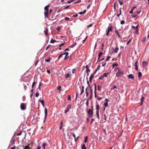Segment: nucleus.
Listing matches in <instances>:
<instances>
[{
	"label": "nucleus",
	"mask_w": 149,
	"mask_h": 149,
	"mask_svg": "<svg viewBox=\"0 0 149 149\" xmlns=\"http://www.w3.org/2000/svg\"><path fill=\"white\" fill-rule=\"evenodd\" d=\"M135 69L136 70H138V66L137 65H135Z\"/></svg>",
	"instance_id": "nucleus-53"
},
{
	"label": "nucleus",
	"mask_w": 149,
	"mask_h": 149,
	"mask_svg": "<svg viewBox=\"0 0 149 149\" xmlns=\"http://www.w3.org/2000/svg\"><path fill=\"white\" fill-rule=\"evenodd\" d=\"M97 99L98 100H100L102 99V97H99L97 96Z\"/></svg>",
	"instance_id": "nucleus-44"
},
{
	"label": "nucleus",
	"mask_w": 149,
	"mask_h": 149,
	"mask_svg": "<svg viewBox=\"0 0 149 149\" xmlns=\"http://www.w3.org/2000/svg\"><path fill=\"white\" fill-rule=\"evenodd\" d=\"M24 88L25 90H26V89L27 87L24 84Z\"/></svg>",
	"instance_id": "nucleus-57"
},
{
	"label": "nucleus",
	"mask_w": 149,
	"mask_h": 149,
	"mask_svg": "<svg viewBox=\"0 0 149 149\" xmlns=\"http://www.w3.org/2000/svg\"><path fill=\"white\" fill-rule=\"evenodd\" d=\"M112 49L114 51V52L116 53H117L119 50V48L117 47H116L115 49L112 47Z\"/></svg>",
	"instance_id": "nucleus-10"
},
{
	"label": "nucleus",
	"mask_w": 149,
	"mask_h": 149,
	"mask_svg": "<svg viewBox=\"0 0 149 149\" xmlns=\"http://www.w3.org/2000/svg\"><path fill=\"white\" fill-rule=\"evenodd\" d=\"M78 16V14H76V15H73L72 17H77Z\"/></svg>",
	"instance_id": "nucleus-64"
},
{
	"label": "nucleus",
	"mask_w": 149,
	"mask_h": 149,
	"mask_svg": "<svg viewBox=\"0 0 149 149\" xmlns=\"http://www.w3.org/2000/svg\"><path fill=\"white\" fill-rule=\"evenodd\" d=\"M103 54V53L100 52L98 54V61H99V59L100 57Z\"/></svg>",
	"instance_id": "nucleus-18"
},
{
	"label": "nucleus",
	"mask_w": 149,
	"mask_h": 149,
	"mask_svg": "<svg viewBox=\"0 0 149 149\" xmlns=\"http://www.w3.org/2000/svg\"><path fill=\"white\" fill-rule=\"evenodd\" d=\"M87 139H88V137L87 136H85L84 137V142H86L87 140Z\"/></svg>",
	"instance_id": "nucleus-31"
},
{
	"label": "nucleus",
	"mask_w": 149,
	"mask_h": 149,
	"mask_svg": "<svg viewBox=\"0 0 149 149\" xmlns=\"http://www.w3.org/2000/svg\"><path fill=\"white\" fill-rule=\"evenodd\" d=\"M100 65H99L98 67H97V69L95 70V71L94 72V74H95L96 72H97L98 70H99L100 69Z\"/></svg>",
	"instance_id": "nucleus-26"
},
{
	"label": "nucleus",
	"mask_w": 149,
	"mask_h": 149,
	"mask_svg": "<svg viewBox=\"0 0 149 149\" xmlns=\"http://www.w3.org/2000/svg\"><path fill=\"white\" fill-rule=\"evenodd\" d=\"M50 57H49V58L48 59H45V61L47 62H50V59H49Z\"/></svg>",
	"instance_id": "nucleus-33"
},
{
	"label": "nucleus",
	"mask_w": 149,
	"mask_h": 149,
	"mask_svg": "<svg viewBox=\"0 0 149 149\" xmlns=\"http://www.w3.org/2000/svg\"><path fill=\"white\" fill-rule=\"evenodd\" d=\"M81 88H82V89L81 91V94H81L83 93V92L84 91V86H82L81 87Z\"/></svg>",
	"instance_id": "nucleus-24"
},
{
	"label": "nucleus",
	"mask_w": 149,
	"mask_h": 149,
	"mask_svg": "<svg viewBox=\"0 0 149 149\" xmlns=\"http://www.w3.org/2000/svg\"><path fill=\"white\" fill-rule=\"evenodd\" d=\"M39 101L40 102L42 103V106L44 107V101L43 100H39Z\"/></svg>",
	"instance_id": "nucleus-27"
},
{
	"label": "nucleus",
	"mask_w": 149,
	"mask_h": 149,
	"mask_svg": "<svg viewBox=\"0 0 149 149\" xmlns=\"http://www.w3.org/2000/svg\"><path fill=\"white\" fill-rule=\"evenodd\" d=\"M61 89V86H59L58 87V88H57V90H58L60 91Z\"/></svg>",
	"instance_id": "nucleus-52"
},
{
	"label": "nucleus",
	"mask_w": 149,
	"mask_h": 149,
	"mask_svg": "<svg viewBox=\"0 0 149 149\" xmlns=\"http://www.w3.org/2000/svg\"><path fill=\"white\" fill-rule=\"evenodd\" d=\"M68 100H71V97H70V95H69L68 97Z\"/></svg>",
	"instance_id": "nucleus-40"
},
{
	"label": "nucleus",
	"mask_w": 149,
	"mask_h": 149,
	"mask_svg": "<svg viewBox=\"0 0 149 149\" xmlns=\"http://www.w3.org/2000/svg\"><path fill=\"white\" fill-rule=\"evenodd\" d=\"M114 88H117V87L116 86H114L113 88H111V90L112 89H114Z\"/></svg>",
	"instance_id": "nucleus-54"
},
{
	"label": "nucleus",
	"mask_w": 149,
	"mask_h": 149,
	"mask_svg": "<svg viewBox=\"0 0 149 149\" xmlns=\"http://www.w3.org/2000/svg\"><path fill=\"white\" fill-rule=\"evenodd\" d=\"M138 77L139 78L141 77L142 74L140 72H139L138 73Z\"/></svg>",
	"instance_id": "nucleus-22"
},
{
	"label": "nucleus",
	"mask_w": 149,
	"mask_h": 149,
	"mask_svg": "<svg viewBox=\"0 0 149 149\" xmlns=\"http://www.w3.org/2000/svg\"><path fill=\"white\" fill-rule=\"evenodd\" d=\"M88 103L89 102H88V100H87V102H86V105L87 107L88 106Z\"/></svg>",
	"instance_id": "nucleus-49"
},
{
	"label": "nucleus",
	"mask_w": 149,
	"mask_h": 149,
	"mask_svg": "<svg viewBox=\"0 0 149 149\" xmlns=\"http://www.w3.org/2000/svg\"><path fill=\"white\" fill-rule=\"evenodd\" d=\"M124 74L123 71L119 70L118 72L116 73V76L118 77H120L122 76Z\"/></svg>",
	"instance_id": "nucleus-1"
},
{
	"label": "nucleus",
	"mask_w": 149,
	"mask_h": 149,
	"mask_svg": "<svg viewBox=\"0 0 149 149\" xmlns=\"http://www.w3.org/2000/svg\"><path fill=\"white\" fill-rule=\"evenodd\" d=\"M20 108L22 110H24L26 108V104L24 103H22L21 104Z\"/></svg>",
	"instance_id": "nucleus-2"
},
{
	"label": "nucleus",
	"mask_w": 149,
	"mask_h": 149,
	"mask_svg": "<svg viewBox=\"0 0 149 149\" xmlns=\"http://www.w3.org/2000/svg\"><path fill=\"white\" fill-rule=\"evenodd\" d=\"M71 134L72 135V136L74 137V139H75V141H76L77 140V138L76 137V136L74 133H72V134Z\"/></svg>",
	"instance_id": "nucleus-25"
},
{
	"label": "nucleus",
	"mask_w": 149,
	"mask_h": 149,
	"mask_svg": "<svg viewBox=\"0 0 149 149\" xmlns=\"http://www.w3.org/2000/svg\"><path fill=\"white\" fill-rule=\"evenodd\" d=\"M49 7V5L45 7L44 9L45 11H49L48 9Z\"/></svg>",
	"instance_id": "nucleus-19"
},
{
	"label": "nucleus",
	"mask_w": 149,
	"mask_h": 149,
	"mask_svg": "<svg viewBox=\"0 0 149 149\" xmlns=\"http://www.w3.org/2000/svg\"><path fill=\"white\" fill-rule=\"evenodd\" d=\"M19 149H30L28 146H21Z\"/></svg>",
	"instance_id": "nucleus-6"
},
{
	"label": "nucleus",
	"mask_w": 149,
	"mask_h": 149,
	"mask_svg": "<svg viewBox=\"0 0 149 149\" xmlns=\"http://www.w3.org/2000/svg\"><path fill=\"white\" fill-rule=\"evenodd\" d=\"M39 95V93H36V97H37Z\"/></svg>",
	"instance_id": "nucleus-47"
},
{
	"label": "nucleus",
	"mask_w": 149,
	"mask_h": 149,
	"mask_svg": "<svg viewBox=\"0 0 149 149\" xmlns=\"http://www.w3.org/2000/svg\"><path fill=\"white\" fill-rule=\"evenodd\" d=\"M138 30L139 29H138V28H137V29H136L135 32L136 33H138Z\"/></svg>",
	"instance_id": "nucleus-61"
},
{
	"label": "nucleus",
	"mask_w": 149,
	"mask_h": 149,
	"mask_svg": "<svg viewBox=\"0 0 149 149\" xmlns=\"http://www.w3.org/2000/svg\"><path fill=\"white\" fill-rule=\"evenodd\" d=\"M82 149H86V145L84 144H83L82 146Z\"/></svg>",
	"instance_id": "nucleus-28"
},
{
	"label": "nucleus",
	"mask_w": 149,
	"mask_h": 149,
	"mask_svg": "<svg viewBox=\"0 0 149 149\" xmlns=\"http://www.w3.org/2000/svg\"><path fill=\"white\" fill-rule=\"evenodd\" d=\"M98 90L100 91H101V87L100 86L98 85Z\"/></svg>",
	"instance_id": "nucleus-37"
},
{
	"label": "nucleus",
	"mask_w": 149,
	"mask_h": 149,
	"mask_svg": "<svg viewBox=\"0 0 149 149\" xmlns=\"http://www.w3.org/2000/svg\"><path fill=\"white\" fill-rule=\"evenodd\" d=\"M67 56H65V58H64V60H66V59H68V57H67Z\"/></svg>",
	"instance_id": "nucleus-59"
},
{
	"label": "nucleus",
	"mask_w": 149,
	"mask_h": 149,
	"mask_svg": "<svg viewBox=\"0 0 149 149\" xmlns=\"http://www.w3.org/2000/svg\"><path fill=\"white\" fill-rule=\"evenodd\" d=\"M146 37L143 38L142 40V42H144L145 41V40H146Z\"/></svg>",
	"instance_id": "nucleus-32"
},
{
	"label": "nucleus",
	"mask_w": 149,
	"mask_h": 149,
	"mask_svg": "<svg viewBox=\"0 0 149 149\" xmlns=\"http://www.w3.org/2000/svg\"><path fill=\"white\" fill-rule=\"evenodd\" d=\"M22 134V132L21 131H20L19 133L17 134V136L20 135Z\"/></svg>",
	"instance_id": "nucleus-51"
},
{
	"label": "nucleus",
	"mask_w": 149,
	"mask_h": 149,
	"mask_svg": "<svg viewBox=\"0 0 149 149\" xmlns=\"http://www.w3.org/2000/svg\"><path fill=\"white\" fill-rule=\"evenodd\" d=\"M87 82L88 85V87L89 88H90V91L91 92V95H92V89H91V86H90V85L89 84V82H88V81H87ZM91 96H92V95H91Z\"/></svg>",
	"instance_id": "nucleus-16"
},
{
	"label": "nucleus",
	"mask_w": 149,
	"mask_h": 149,
	"mask_svg": "<svg viewBox=\"0 0 149 149\" xmlns=\"http://www.w3.org/2000/svg\"><path fill=\"white\" fill-rule=\"evenodd\" d=\"M81 2V0H79L78 1H77V2L74 3H79L80 2Z\"/></svg>",
	"instance_id": "nucleus-56"
},
{
	"label": "nucleus",
	"mask_w": 149,
	"mask_h": 149,
	"mask_svg": "<svg viewBox=\"0 0 149 149\" xmlns=\"http://www.w3.org/2000/svg\"><path fill=\"white\" fill-rule=\"evenodd\" d=\"M63 54H61L58 57V59H59L60 58L62 57L63 56Z\"/></svg>",
	"instance_id": "nucleus-50"
},
{
	"label": "nucleus",
	"mask_w": 149,
	"mask_h": 149,
	"mask_svg": "<svg viewBox=\"0 0 149 149\" xmlns=\"http://www.w3.org/2000/svg\"><path fill=\"white\" fill-rule=\"evenodd\" d=\"M76 70L75 69H73L72 70V73L74 74V73L75 72Z\"/></svg>",
	"instance_id": "nucleus-46"
},
{
	"label": "nucleus",
	"mask_w": 149,
	"mask_h": 149,
	"mask_svg": "<svg viewBox=\"0 0 149 149\" xmlns=\"http://www.w3.org/2000/svg\"><path fill=\"white\" fill-rule=\"evenodd\" d=\"M47 144L46 143H44L42 145V149H45V146H46Z\"/></svg>",
	"instance_id": "nucleus-17"
},
{
	"label": "nucleus",
	"mask_w": 149,
	"mask_h": 149,
	"mask_svg": "<svg viewBox=\"0 0 149 149\" xmlns=\"http://www.w3.org/2000/svg\"><path fill=\"white\" fill-rule=\"evenodd\" d=\"M65 78L67 79L70 77V74L69 73H68L65 75Z\"/></svg>",
	"instance_id": "nucleus-20"
},
{
	"label": "nucleus",
	"mask_w": 149,
	"mask_h": 149,
	"mask_svg": "<svg viewBox=\"0 0 149 149\" xmlns=\"http://www.w3.org/2000/svg\"><path fill=\"white\" fill-rule=\"evenodd\" d=\"M108 32L112 31V27L111 26H109L108 27Z\"/></svg>",
	"instance_id": "nucleus-23"
},
{
	"label": "nucleus",
	"mask_w": 149,
	"mask_h": 149,
	"mask_svg": "<svg viewBox=\"0 0 149 149\" xmlns=\"http://www.w3.org/2000/svg\"><path fill=\"white\" fill-rule=\"evenodd\" d=\"M89 71H90V70H89V69H86V73H88Z\"/></svg>",
	"instance_id": "nucleus-63"
},
{
	"label": "nucleus",
	"mask_w": 149,
	"mask_h": 149,
	"mask_svg": "<svg viewBox=\"0 0 149 149\" xmlns=\"http://www.w3.org/2000/svg\"><path fill=\"white\" fill-rule=\"evenodd\" d=\"M47 108H45V120L44 121V123L45 121L46 118H47Z\"/></svg>",
	"instance_id": "nucleus-9"
},
{
	"label": "nucleus",
	"mask_w": 149,
	"mask_h": 149,
	"mask_svg": "<svg viewBox=\"0 0 149 149\" xmlns=\"http://www.w3.org/2000/svg\"><path fill=\"white\" fill-rule=\"evenodd\" d=\"M56 42V41L55 40H54L53 39H52L50 42L51 43H54Z\"/></svg>",
	"instance_id": "nucleus-29"
},
{
	"label": "nucleus",
	"mask_w": 149,
	"mask_h": 149,
	"mask_svg": "<svg viewBox=\"0 0 149 149\" xmlns=\"http://www.w3.org/2000/svg\"><path fill=\"white\" fill-rule=\"evenodd\" d=\"M95 74H94V73L93 74H91V76L89 78V81L90 82H91V81L93 78V77H94Z\"/></svg>",
	"instance_id": "nucleus-12"
},
{
	"label": "nucleus",
	"mask_w": 149,
	"mask_h": 149,
	"mask_svg": "<svg viewBox=\"0 0 149 149\" xmlns=\"http://www.w3.org/2000/svg\"><path fill=\"white\" fill-rule=\"evenodd\" d=\"M48 29L47 27H46V29L45 30L44 32L45 33V34L46 35H48Z\"/></svg>",
	"instance_id": "nucleus-14"
},
{
	"label": "nucleus",
	"mask_w": 149,
	"mask_h": 149,
	"mask_svg": "<svg viewBox=\"0 0 149 149\" xmlns=\"http://www.w3.org/2000/svg\"><path fill=\"white\" fill-rule=\"evenodd\" d=\"M69 6V5H68V6H67L66 7H65L64 8H63V9H67L68 7Z\"/></svg>",
	"instance_id": "nucleus-60"
},
{
	"label": "nucleus",
	"mask_w": 149,
	"mask_h": 149,
	"mask_svg": "<svg viewBox=\"0 0 149 149\" xmlns=\"http://www.w3.org/2000/svg\"><path fill=\"white\" fill-rule=\"evenodd\" d=\"M115 33L117 34L119 38H121V36L118 33V30H116L115 31Z\"/></svg>",
	"instance_id": "nucleus-21"
},
{
	"label": "nucleus",
	"mask_w": 149,
	"mask_h": 149,
	"mask_svg": "<svg viewBox=\"0 0 149 149\" xmlns=\"http://www.w3.org/2000/svg\"><path fill=\"white\" fill-rule=\"evenodd\" d=\"M64 19L67 21H69V18H68V17H65V19Z\"/></svg>",
	"instance_id": "nucleus-39"
},
{
	"label": "nucleus",
	"mask_w": 149,
	"mask_h": 149,
	"mask_svg": "<svg viewBox=\"0 0 149 149\" xmlns=\"http://www.w3.org/2000/svg\"><path fill=\"white\" fill-rule=\"evenodd\" d=\"M49 14V11H46L45 12V16L46 17H47Z\"/></svg>",
	"instance_id": "nucleus-11"
},
{
	"label": "nucleus",
	"mask_w": 149,
	"mask_h": 149,
	"mask_svg": "<svg viewBox=\"0 0 149 149\" xmlns=\"http://www.w3.org/2000/svg\"><path fill=\"white\" fill-rule=\"evenodd\" d=\"M111 58V56H108L107 57V59H106V60H105V61H108Z\"/></svg>",
	"instance_id": "nucleus-35"
},
{
	"label": "nucleus",
	"mask_w": 149,
	"mask_h": 149,
	"mask_svg": "<svg viewBox=\"0 0 149 149\" xmlns=\"http://www.w3.org/2000/svg\"><path fill=\"white\" fill-rule=\"evenodd\" d=\"M68 52H65L63 54V55H65V56H68Z\"/></svg>",
	"instance_id": "nucleus-36"
},
{
	"label": "nucleus",
	"mask_w": 149,
	"mask_h": 149,
	"mask_svg": "<svg viewBox=\"0 0 149 149\" xmlns=\"http://www.w3.org/2000/svg\"><path fill=\"white\" fill-rule=\"evenodd\" d=\"M93 25V24H91L87 26V27H91Z\"/></svg>",
	"instance_id": "nucleus-48"
},
{
	"label": "nucleus",
	"mask_w": 149,
	"mask_h": 149,
	"mask_svg": "<svg viewBox=\"0 0 149 149\" xmlns=\"http://www.w3.org/2000/svg\"><path fill=\"white\" fill-rule=\"evenodd\" d=\"M86 96H87L88 95V93L87 92V88H86Z\"/></svg>",
	"instance_id": "nucleus-38"
},
{
	"label": "nucleus",
	"mask_w": 149,
	"mask_h": 149,
	"mask_svg": "<svg viewBox=\"0 0 149 149\" xmlns=\"http://www.w3.org/2000/svg\"><path fill=\"white\" fill-rule=\"evenodd\" d=\"M106 65V63H102V66H104Z\"/></svg>",
	"instance_id": "nucleus-55"
},
{
	"label": "nucleus",
	"mask_w": 149,
	"mask_h": 149,
	"mask_svg": "<svg viewBox=\"0 0 149 149\" xmlns=\"http://www.w3.org/2000/svg\"><path fill=\"white\" fill-rule=\"evenodd\" d=\"M71 108V105H68L66 108V109L65 110V113H66L68 112L69 110Z\"/></svg>",
	"instance_id": "nucleus-3"
},
{
	"label": "nucleus",
	"mask_w": 149,
	"mask_h": 149,
	"mask_svg": "<svg viewBox=\"0 0 149 149\" xmlns=\"http://www.w3.org/2000/svg\"><path fill=\"white\" fill-rule=\"evenodd\" d=\"M109 99H105L106 103L104 104V110L105 109V107H107L108 106V102L109 101Z\"/></svg>",
	"instance_id": "nucleus-7"
},
{
	"label": "nucleus",
	"mask_w": 149,
	"mask_h": 149,
	"mask_svg": "<svg viewBox=\"0 0 149 149\" xmlns=\"http://www.w3.org/2000/svg\"><path fill=\"white\" fill-rule=\"evenodd\" d=\"M118 0V1L119 3L120 4V5H122L123 4V2L119 0Z\"/></svg>",
	"instance_id": "nucleus-34"
},
{
	"label": "nucleus",
	"mask_w": 149,
	"mask_h": 149,
	"mask_svg": "<svg viewBox=\"0 0 149 149\" xmlns=\"http://www.w3.org/2000/svg\"><path fill=\"white\" fill-rule=\"evenodd\" d=\"M118 65L117 63H115L112 65L113 68H114V67H115L116 66H117Z\"/></svg>",
	"instance_id": "nucleus-30"
},
{
	"label": "nucleus",
	"mask_w": 149,
	"mask_h": 149,
	"mask_svg": "<svg viewBox=\"0 0 149 149\" xmlns=\"http://www.w3.org/2000/svg\"><path fill=\"white\" fill-rule=\"evenodd\" d=\"M128 78L129 79H133L134 78V75L132 74H130L128 75Z\"/></svg>",
	"instance_id": "nucleus-13"
},
{
	"label": "nucleus",
	"mask_w": 149,
	"mask_h": 149,
	"mask_svg": "<svg viewBox=\"0 0 149 149\" xmlns=\"http://www.w3.org/2000/svg\"><path fill=\"white\" fill-rule=\"evenodd\" d=\"M70 1H67V2L69 3H70L71 2H72L74 0H70Z\"/></svg>",
	"instance_id": "nucleus-62"
},
{
	"label": "nucleus",
	"mask_w": 149,
	"mask_h": 149,
	"mask_svg": "<svg viewBox=\"0 0 149 149\" xmlns=\"http://www.w3.org/2000/svg\"><path fill=\"white\" fill-rule=\"evenodd\" d=\"M125 22L124 20H122L120 22V24H124Z\"/></svg>",
	"instance_id": "nucleus-42"
},
{
	"label": "nucleus",
	"mask_w": 149,
	"mask_h": 149,
	"mask_svg": "<svg viewBox=\"0 0 149 149\" xmlns=\"http://www.w3.org/2000/svg\"><path fill=\"white\" fill-rule=\"evenodd\" d=\"M97 116L98 118H99V112H96Z\"/></svg>",
	"instance_id": "nucleus-45"
},
{
	"label": "nucleus",
	"mask_w": 149,
	"mask_h": 149,
	"mask_svg": "<svg viewBox=\"0 0 149 149\" xmlns=\"http://www.w3.org/2000/svg\"><path fill=\"white\" fill-rule=\"evenodd\" d=\"M61 29L60 27L58 26L57 28L56 29L58 31H59Z\"/></svg>",
	"instance_id": "nucleus-41"
},
{
	"label": "nucleus",
	"mask_w": 149,
	"mask_h": 149,
	"mask_svg": "<svg viewBox=\"0 0 149 149\" xmlns=\"http://www.w3.org/2000/svg\"><path fill=\"white\" fill-rule=\"evenodd\" d=\"M88 114L90 116V117H92L93 114V110L90 109L88 112Z\"/></svg>",
	"instance_id": "nucleus-4"
},
{
	"label": "nucleus",
	"mask_w": 149,
	"mask_h": 149,
	"mask_svg": "<svg viewBox=\"0 0 149 149\" xmlns=\"http://www.w3.org/2000/svg\"><path fill=\"white\" fill-rule=\"evenodd\" d=\"M65 43H62L60 45L59 47H61L63 45H64Z\"/></svg>",
	"instance_id": "nucleus-58"
},
{
	"label": "nucleus",
	"mask_w": 149,
	"mask_h": 149,
	"mask_svg": "<svg viewBox=\"0 0 149 149\" xmlns=\"http://www.w3.org/2000/svg\"><path fill=\"white\" fill-rule=\"evenodd\" d=\"M36 84V82H33V84H32V88H33L34 86L35 85V84Z\"/></svg>",
	"instance_id": "nucleus-43"
},
{
	"label": "nucleus",
	"mask_w": 149,
	"mask_h": 149,
	"mask_svg": "<svg viewBox=\"0 0 149 149\" xmlns=\"http://www.w3.org/2000/svg\"><path fill=\"white\" fill-rule=\"evenodd\" d=\"M109 74V73H104L103 74V75H102V76L100 77L99 78V79H103L104 77H107V74Z\"/></svg>",
	"instance_id": "nucleus-5"
},
{
	"label": "nucleus",
	"mask_w": 149,
	"mask_h": 149,
	"mask_svg": "<svg viewBox=\"0 0 149 149\" xmlns=\"http://www.w3.org/2000/svg\"><path fill=\"white\" fill-rule=\"evenodd\" d=\"M96 112H99V106L98 104H97L96 106Z\"/></svg>",
	"instance_id": "nucleus-15"
},
{
	"label": "nucleus",
	"mask_w": 149,
	"mask_h": 149,
	"mask_svg": "<svg viewBox=\"0 0 149 149\" xmlns=\"http://www.w3.org/2000/svg\"><path fill=\"white\" fill-rule=\"evenodd\" d=\"M148 63L146 61H143L142 62V66L143 67H145L147 66Z\"/></svg>",
	"instance_id": "nucleus-8"
}]
</instances>
